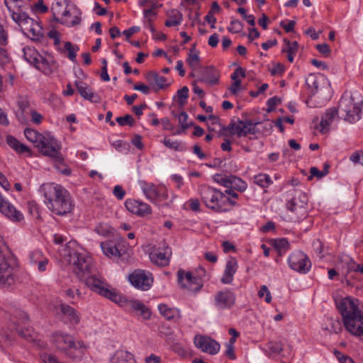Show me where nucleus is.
Listing matches in <instances>:
<instances>
[{
  "label": "nucleus",
  "instance_id": "1",
  "mask_svg": "<svg viewBox=\"0 0 363 363\" xmlns=\"http://www.w3.org/2000/svg\"><path fill=\"white\" fill-rule=\"evenodd\" d=\"M62 255L72 266L73 272L86 285L98 294L113 301L118 291L108 285L99 275L94 274L91 257L74 241L67 242L62 250Z\"/></svg>",
  "mask_w": 363,
  "mask_h": 363
},
{
  "label": "nucleus",
  "instance_id": "2",
  "mask_svg": "<svg viewBox=\"0 0 363 363\" xmlns=\"http://www.w3.org/2000/svg\"><path fill=\"white\" fill-rule=\"evenodd\" d=\"M40 191L48 208L54 213L63 216L72 210L71 196L62 185L50 182L41 185Z\"/></svg>",
  "mask_w": 363,
  "mask_h": 363
},
{
  "label": "nucleus",
  "instance_id": "3",
  "mask_svg": "<svg viewBox=\"0 0 363 363\" xmlns=\"http://www.w3.org/2000/svg\"><path fill=\"white\" fill-rule=\"evenodd\" d=\"M337 308L342 316L345 329L352 335L363 340V311L357 299L346 297L340 301Z\"/></svg>",
  "mask_w": 363,
  "mask_h": 363
},
{
  "label": "nucleus",
  "instance_id": "4",
  "mask_svg": "<svg viewBox=\"0 0 363 363\" xmlns=\"http://www.w3.org/2000/svg\"><path fill=\"white\" fill-rule=\"evenodd\" d=\"M362 106L363 98L359 92H345L339 101V118L355 123L361 118Z\"/></svg>",
  "mask_w": 363,
  "mask_h": 363
},
{
  "label": "nucleus",
  "instance_id": "5",
  "mask_svg": "<svg viewBox=\"0 0 363 363\" xmlns=\"http://www.w3.org/2000/svg\"><path fill=\"white\" fill-rule=\"evenodd\" d=\"M52 341L56 347L72 359L81 358L86 350L82 341L76 342L74 337L64 333L56 332L52 335Z\"/></svg>",
  "mask_w": 363,
  "mask_h": 363
},
{
  "label": "nucleus",
  "instance_id": "6",
  "mask_svg": "<svg viewBox=\"0 0 363 363\" xmlns=\"http://www.w3.org/2000/svg\"><path fill=\"white\" fill-rule=\"evenodd\" d=\"M15 23L18 25L23 34L32 40L39 41L43 38V29L40 23L30 18L26 13L23 14Z\"/></svg>",
  "mask_w": 363,
  "mask_h": 363
},
{
  "label": "nucleus",
  "instance_id": "7",
  "mask_svg": "<svg viewBox=\"0 0 363 363\" xmlns=\"http://www.w3.org/2000/svg\"><path fill=\"white\" fill-rule=\"evenodd\" d=\"M13 263L9 252L0 249V286H10L14 283Z\"/></svg>",
  "mask_w": 363,
  "mask_h": 363
},
{
  "label": "nucleus",
  "instance_id": "8",
  "mask_svg": "<svg viewBox=\"0 0 363 363\" xmlns=\"http://www.w3.org/2000/svg\"><path fill=\"white\" fill-rule=\"evenodd\" d=\"M113 302L117 303L121 307H123L129 312L135 313L141 315L144 319L147 320L151 316L150 310L145 306V304L138 300L130 299L125 296H122L118 292L115 295Z\"/></svg>",
  "mask_w": 363,
  "mask_h": 363
},
{
  "label": "nucleus",
  "instance_id": "9",
  "mask_svg": "<svg viewBox=\"0 0 363 363\" xmlns=\"http://www.w3.org/2000/svg\"><path fill=\"white\" fill-rule=\"evenodd\" d=\"M201 196L206 207L217 212L223 211L225 196L220 191L209 186H204L201 190Z\"/></svg>",
  "mask_w": 363,
  "mask_h": 363
},
{
  "label": "nucleus",
  "instance_id": "10",
  "mask_svg": "<svg viewBox=\"0 0 363 363\" xmlns=\"http://www.w3.org/2000/svg\"><path fill=\"white\" fill-rule=\"evenodd\" d=\"M177 280L182 289L190 292L196 293L203 286V281L201 278L194 276L191 272L182 269L177 272Z\"/></svg>",
  "mask_w": 363,
  "mask_h": 363
},
{
  "label": "nucleus",
  "instance_id": "11",
  "mask_svg": "<svg viewBox=\"0 0 363 363\" xmlns=\"http://www.w3.org/2000/svg\"><path fill=\"white\" fill-rule=\"evenodd\" d=\"M139 184L146 198L152 203L166 200L168 197L164 185H155L145 181H140Z\"/></svg>",
  "mask_w": 363,
  "mask_h": 363
},
{
  "label": "nucleus",
  "instance_id": "12",
  "mask_svg": "<svg viewBox=\"0 0 363 363\" xmlns=\"http://www.w3.org/2000/svg\"><path fill=\"white\" fill-rule=\"evenodd\" d=\"M38 150L45 157H57L61 150V144L50 133H45V137Z\"/></svg>",
  "mask_w": 363,
  "mask_h": 363
},
{
  "label": "nucleus",
  "instance_id": "13",
  "mask_svg": "<svg viewBox=\"0 0 363 363\" xmlns=\"http://www.w3.org/2000/svg\"><path fill=\"white\" fill-rule=\"evenodd\" d=\"M286 207L296 215V220L306 218L308 214V196L306 194L299 192L298 197H294L286 203Z\"/></svg>",
  "mask_w": 363,
  "mask_h": 363
},
{
  "label": "nucleus",
  "instance_id": "14",
  "mask_svg": "<svg viewBox=\"0 0 363 363\" xmlns=\"http://www.w3.org/2000/svg\"><path fill=\"white\" fill-rule=\"evenodd\" d=\"M288 263L291 269L302 274L307 273L311 267L308 256L301 251L291 254L288 258Z\"/></svg>",
  "mask_w": 363,
  "mask_h": 363
},
{
  "label": "nucleus",
  "instance_id": "15",
  "mask_svg": "<svg viewBox=\"0 0 363 363\" xmlns=\"http://www.w3.org/2000/svg\"><path fill=\"white\" fill-rule=\"evenodd\" d=\"M130 284L138 289L147 291L150 289L153 278L152 274L142 269H136L128 277Z\"/></svg>",
  "mask_w": 363,
  "mask_h": 363
},
{
  "label": "nucleus",
  "instance_id": "16",
  "mask_svg": "<svg viewBox=\"0 0 363 363\" xmlns=\"http://www.w3.org/2000/svg\"><path fill=\"white\" fill-rule=\"evenodd\" d=\"M213 179L228 189H233L241 192L247 189L246 182L235 176L216 174Z\"/></svg>",
  "mask_w": 363,
  "mask_h": 363
},
{
  "label": "nucleus",
  "instance_id": "17",
  "mask_svg": "<svg viewBox=\"0 0 363 363\" xmlns=\"http://www.w3.org/2000/svg\"><path fill=\"white\" fill-rule=\"evenodd\" d=\"M257 124L248 120H238L237 122L230 123L228 130L231 134L242 137L247 134H255L257 132Z\"/></svg>",
  "mask_w": 363,
  "mask_h": 363
},
{
  "label": "nucleus",
  "instance_id": "18",
  "mask_svg": "<svg viewBox=\"0 0 363 363\" xmlns=\"http://www.w3.org/2000/svg\"><path fill=\"white\" fill-rule=\"evenodd\" d=\"M69 8H70V11L69 9L67 10L69 13H65L64 16L57 19V22L68 27H73L79 25L82 20L81 11L73 3L69 4Z\"/></svg>",
  "mask_w": 363,
  "mask_h": 363
},
{
  "label": "nucleus",
  "instance_id": "19",
  "mask_svg": "<svg viewBox=\"0 0 363 363\" xmlns=\"http://www.w3.org/2000/svg\"><path fill=\"white\" fill-rule=\"evenodd\" d=\"M194 343L203 352L211 354H216L220 350L219 343L206 336H196Z\"/></svg>",
  "mask_w": 363,
  "mask_h": 363
},
{
  "label": "nucleus",
  "instance_id": "20",
  "mask_svg": "<svg viewBox=\"0 0 363 363\" xmlns=\"http://www.w3.org/2000/svg\"><path fill=\"white\" fill-rule=\"evenodd\" d=\"M306 84L310 89L311 94L315 95L323 91L327 84L326 79L323 74H310L306 79Z\"/></svg>",
  "mask_w": 363,
  "mask_h": 363
},
{
  "label": "nucleus",
  "instance_id": "21",
  "mask_svg": "<svg viewBox=\"0 0 363 363\" xmlns=\"http://www.w3.org/2000/svg\"><path fill=\"white\" fill-rule=\"evenodd\" d=\"M171 255L172 250L170 247L164 244L161 250L152 252L150 257L151 261L155 264L164 267L169 264Z\"/></svg>",
  "mask_w": 363,
  "mask_h": 363
},
{
  "label": "nucleus",
  "instance_id": "22",
  "mask_svg": "<svg viewBox=\"0 0 363 363\" xmlns=\"http://www.w3.org/2000/svg\"><path fill=\"white\" fill-rule=\"evenodd\" d=\"M34 67L46 75L51 74L57 69L56 62L50 55H40Z\"/></svg>",
  "mask_w": 363,
  "mask_h": 363
},
{
  "label": "nucleus",
  "instance_id": "23",
  "mask_svg": "<svg viewBox=\"0 0 363 363\" xmlns=\"http://www.w3.org/2000/svg\"><path fill=\"white\" fill-rule=\"evenodd\" d=\"M235 301V294L230 291H219L215 296V303L218 308L224 309L232 307Z\"/></svg>",
  "mask_w": 363,
  "mask_h": 363
},
{
  "label": "nucleus",
  "instance_id": "24",
  "mask_svg": "<svg viewBox=\"0 0 363 363\" xmlns=\"http://www.w3.org/2000/svg\"><path fill=\"white\" fill-rule=\"evenodd\" d=\"M339 117V113L336 108H331L326 111L322 116L319 124V130L321 133L325 134L330 130V125Z\"/></svg>",
  "mask_w": 363,
  "mask_h": 363
},
{
  "label": "nucleus",
  "instance_id": "25",
  "mask_svg": "<svg viewBox=\"0 0 363 363\" xmlns=\"http://www.w3.org/2000/svg\"><path fill=\"white\" fill-rule=\"evenodd\" d=\"M74 84L79 94L84 99L91 103H99L101 101L100 96L94 91L86 83L81 81H75Z\"/></svg>",
  "mask_w": 363,
  "mask_h": 363
},
{
  "label": "nucleus",
  "instance_id": "26",
  "mask_svg": "<svg viewBox=\"0 0 363 363\" xmlns=\"http://www.w3.org/2000/svg\"><path fill=\"white\" fill-rule=\"evenodd\" d=\"M72 2L69 0H54L52 3L50 11L52 13L53 19L57 22V19L64 16L65 13H69L67 9L70 10L69 8V4Z\"/></svg>",
  "mask_w": 363,
  "mask_h": 363
},
{
  "label": "nucleus",
  "instance_id": "27",
  "mask_svg": "<svg viewBox=\"0 0 363 363\" xmlns=\"http://www.w3.org/2000/svg\"><path fill=\"white\" fill-rule=\"evenodd\" d=\"M0 211L13 221L19 222L23 219L22 213L4 199L0 203Z\"/></svg>",
  "mask_w": 363,
  "mask_h": 363
},
{
  "label": "nucleus",
  "instance_id": "28",
  "mask_svg": "<svg viewBox=\"0 0 363 363\" xmlns=\"http://www.w3.org/2000/svg\"><path fill=\"white\" fill-rule=\"evenodd\" d=\"M60 311L65 322H68L72 325H77L80 322L79 314L70 306L65 304L60 305Z\"/></svg>",
  "mask_w": 363,
  "mask_h": 363
},
{
  "label": "nucleus",
  "instance_id": "29",
  "mask_svg": "<svg viewBox=\"0 0 363 363\" xmlns=\"http://www.w3.org/2000/svg\"><path fill=\"white\" fill-rule=\"evenodd\" d=\"M238 268L237 260L230 257L226 262L225 270L221 278V282L223 284H230L233 280L234 274Z\"/></svg>",
  "mask_w": 363,
  "mask_h": 363
},
{
  "label": "nucleus",
  "instance_id": "30",
  "mask_svg": "<svg viewBox=\"0 0 363 363\" xmlns=\"http://www.w3.org/2000/svg\"><path fill=\"white\" fill-rule=\"evenodd\" d=\"M241 77H245V71L241 67L236 68L234 72L231 74L230 78L234 81L233 84L228 88L229 91L233 94L237 95L241 91V80L238 78Z\"/></svg>",
  "mask_w": 363,
  "mask_h": 363
},
{
  "label": "nucleus",
  "instance_id": "31",
  "mask_svg": "<svg viewBox=\"0 0 363 363\" xmlns=\"http://www.w3.org/2000/svg\"><path fill=\"white\" fill-rule=\"evenodd\" d=\"M4 4L7 7L10 13L11 17L14 22H16L17 20H19L21 16L26 13L21 10V6L23 4L21 1L4 0Z\"/></svg>",
  "mask_w": 363,
  "mask_h": 363
},
{
  "label": "nucleus",
  "instance_id": "32",
  "mask_svg": "<svg viewBox=\"0 0 363 363\" xmlns=\"http://www.w3.org/2000/svg\"><path fill=\"white\" fill-rule=\"evenodd\" d=\"M110 363H137L133 354L118 350L110 358Z\"/></svg>",
  "mask_w": 363,
  "mask_h": 363
},
{
  "label": "nucleus",
  "instance_id": "33",
  "mask_svg": "<svg viewBox=\"0 0 363 363\" xmlns=\"http://www.w3.org/2000/svg\"><path fill=\"white\" fill-rule=\"evenodd\" d=\"M18 315L19 317L15 315L12 319L13 325L12 326L11 330H15L20 336L27 339L28 337H30V334L28 333L29 330L26 329L24 331L23 329L20 328L18 325L19 323H23L25 321H26L28 320V316L25 313L22 311H18Z\"/></svg>",
  "mask_w": 363,
  "mask_h": 363
},
{
  "label": "nucleus",
  "instance_id": "34",
  "mask_svg": "<svg viewBox=\"0 0 363 363\" xmlns=\"http://www.w3.org/2000/svg\"><path fill=\"white\" fill-rule=\"evenodd\" d=\"M218 79L219 74L217 71L213 68L207 67L199 77V81L206 83L209 86H213L218 82Z\"/></svg>",
  "mask_w": 363,
  "mask_h": 363
},
{
  "label": "nucleus",
  "instance_id": "35",
  "mask_svg": "<svg viewBox=\"0 0 363 363\" xmlns=\"http://www.w3.org/2000/svg\"><path fill=\"white\" fill-rule=\"evenodd\" d=\"M101 247L104 254L108 257H120L122 255L121 250L112 241L102 242Z\"/></svg>",
  "mask_w": 363,
  "mask_h": 363
},
{
  "label": "nucleus",
  "instance_id": "36",
  "mask_svg": "<svg viewBox=\"0 0 363 363\" xmlns=\"http://www.w3.org/2000/svg\"><path fill=\"white\" fill-rule=\"evenodd\" d=\"M160 314L167 320H177L180 318L179 310L170 308L167 304H160L158 306Z\"/></svg>",
  "mask_w": 363,
  "mask_h": 363
},
{
  "label": "nucleus",
  "instance_id": "37",
  "mask_svg": "<svg viewBox=\"0 0 363 363\" xmlns=\"http://www.w3.org/2000/svg\"><path fill=\"white\" fill-rule=\"evenodd\" d=\"M6 141L7 144L11 147L13 150H14L18 153H28L30 155V150L29 147L21 143L18 141L16 138L12 135H8L6 137Z\"/></svg>",
  "mask_w": 363,
  "mask_h": 363
},
{
  "label": "nucleus",
  "instance_id": "38",
  "mask_svg": "<svg viewBox=\"0 0 363 363\" xmlns=\"http://www.w3.org/2000/svg\"><path fill=\"white\" fill-rule=\"evenodd\" d=\"M168 18L165 21L167 27L177 26L183 21V15L177 9H172L167 13Z\"/></svg>",
  "mask_w": 363,
  "mask_h": 363
},
{
  "label": "nucleus",
  "instance_id": "39",
  "mask_svg": "<svg viewBox=\"0 0 363 363\" xmlns=\"http://www.w3.org/2000/svg\"><path fill=\"white\" fill-rule=\"evenodd\" d=\"M24 135L27 140L32 143L37 148L45 137V133H40L38 131L32 128H26Z\"/></svg>",
  "mask_w": 363,
  "mask_h": 363
},
{
  "label": "nucleus",
  "instance_id": "40",
  "mask_svg": "<svg viewBox=\"0 0 363 363\" xmlns=\"http://www.w3.org/2000/svg\"><path fill=\"white\" fill-rule=\"evenodd\" d=\"M146 78L150 83L157 86L158 89H164L168 86L167 79L156 72H149Z\"/></svg>",
  "mask_w": 363,
  "mask_h": 363
},
{
  "label": "nucleus",
  "instance_id": "41",
  "mask_svg": "<svg viewBox=\"0 0 363 363\" xmlns=\"http://www.w3.org/2000/svg\"><path fill=\"white\" fill-rule=\"evenodd\" d=\"M23 52L25 60L35 66L40 55L38 52L34 48L28 46L23 48Z\"/></svg>",
  "mask_w": 363,
  "mask_h": 363
},
{
  "label": "nucleus",
  "instance_id": "42",
  "mask_svg": "<svg viewBox=\"0 0 363 363\" xmlns=\"http://www.w3.org/2000/svg\"><path fill=\"white\" fill-rule=\"evenodd\" d=\"M79 48L77 45H73L69 41L64 43V48L62 49V52L67 53V57L73 62L77 61V54L79 51Z\"/></svg>",
  "mask_w": 363,
  "mask_h": 363
},
{
  "label": "nucleus",
  "instance_id": "43",
  "mask_svg": "<svg viewBox=\"0 0 363 363\" xmlns=\"http://www.w3.org/2000/svg\"><path fill=\"white\" fill-rule=\"evenodd\" d=\"M169 345L172 349L179 355L186 354V352L184 346L178 341L177 339H176L175 335H174V333L171 328H169Z\"/></svg>",
  "mask_w": 363,
  "mask_h": 363
},
{
  "label": "nucleus",
  "instance_id": "44",
  "mask_svg": "<svg viewBox=\"0 0 363 363\" xmlns=\"http://www.w3.org/2000/svg\"><path fill=\"white\" fill-rule=\"evenodd\" d=\"M186 62L192 69H196L199 67L200 57L199 52L195 48L190 50Z\"/></svg>",
  "mask_w": 363,
  "mask_h": 363
},
{
  "label": "nucleus",
  "instance_id": "45",
  "mask_svg": "<svg viewBox=\"0 0 363 363\" xmlns=\"http://www.w3.org/2000/svg\"><path fill=\"white\" fill-rule=\"evenodd\" d=\"M266 347V353L269 357L273 354H279L283 350L282 343L278 341H270L267 344Z\"/></svg>",
  "mask_w": 363,
  "mask_h": 363
},
{
  "label": "nucleus",
  "instance_id": "46",
  "mask_svg": "<svg viewBox=\"0 0 363 363\" xmlns=\"http://www.w3.org/2000/svg\"><path fill=\"white\" fill-rule=\"evenodd\" d=\"M273 246L279 255L284 254L289 249V244L286 239L281 238L273 241Z\"/></svg>",
  "mask_w": 363,
  "mask_h": 363
},
{
  "label": "nucleus",
  "instance_id": "47",
  "mask_svg": "<svg viewBox=\"0 0 363 363\" xmlns=\"http://www.w3.org/2000/svg\"><path fill=\"white\" fill-rule=\"evenodd\" d=\"M330 165L328 163L323 164V169L319 170L317 167H313L310 169L311 175L308 177V180H311L313 177L320 179L328 173V168Z\"/></svg>",
  "mask_w": 363,
  "mask_h": 363
},
{
  "label": "nucleus",
  "instance_id": "48",
  "mask_svg": "<svg viewBox=\"0 0 363 363\" xmlns=\"http://www.w3.org/2000/svg\"><path fill=\"white\" fill-rule=\"evenodd\" d=\"M254 182L257 185L260 186L262 188L267 187L271 183L272 181L269 175L265 174H259L256 175L254 177Z\"/></svg>",
  "mask_w": 363,
  "mask_h": 363
},
{
  "label": "nucleus",
  "instance_id": "49",
  "mask_svg": "<svg viewBox=\"0 0 363 363\" xmlns=\"http://www.w3.org/2000/svg\"><path fill=\"white\" fill-rule=\"evenodd\" d=\"M284 46L282 48V52L286 53L296 54L298 48V45L296 41L291 42L286 39H284Z\"/></svg>",
  "mask_w": 363,
  "mask_h": 363
},
{
  "label": "nucleus",
  "instance_id": "50",
  "mask_svg": "<svg viewBox=\"0 0 363 363\" xmlns=\"http://www.w3.org/2000/svg\"><path fill=\"white\" fill-rule=\"evenodd\" d=\"M64 160H54V167L64 175L68 176L71 174L70 168L63 162Z\"/></svg>",
  "mask_w": 363,
  "mask_h": 363
},
{
  "label": "nucleus",
  "instance_id": "51",
  "mask_svg": "<svg viewBox=\"0 0 363 363\" xmlns=\"http://www.w3.org/2000/svg\"><path fill=\"white\" fill-rule=\"evenodd\" d=\"M150 206L146 203L138 201V206H137L135 214L140 216H144L145 215L150 214Z\"/></svg>",
  "mask_w": 363,
  "mask_h": 363
},
{
  "label": "nucleus",
  "instance_id": "52",
  "mask_svg": "<svg viewBox=\"0 0 363 363\" xmlns=\"http://www.w3.org/2000/svg\"><path fill=\"white\" fill-rule=\"evenodd\" d=\"M116 122L121 125H129L133 126L135 123V120L130 115H125L124 116L117 117L116 119Z\"/></svg>",
  "mask_w": 363,
  "mask_h": 363
},
{
  "label": "nucleus",
  "instance_id": "53",
  "mask_svg": "<svg viewBox=\"0 0 363 363\" xmlns=\"http://www.w3.org/2000/svg\"><path fill=\"white\" fill-rule=\"evenodd\" d=\"M356 272L363 275V264H358L353 260L347 263V272Z\"/></svg>",
  "mask_w": 363,
  "mask_h": 363
},
{
  "label": "nucleus",
  "instance_id": "54",
  "mask_svg": "<svg viewBox=\"0 0 363 363\" xmlns=\"http://www.w3.org/2000/svg\"><path fill=\"white\" fill-rule=\"evenodd\" d=\"M243 25L239 20L235 19L230 21V26L228 27V30L233 33H239L242 31Z\"/></svg>",
  "mask_w": 363,
  "mask_h": 363
},
{
  "label": "nucleus",
  "instance_id": "55",
  "mask_svg": "<svg viewBox=\"0 0 363 363\" xmlns=\"http://www.w3.org/2000/svg\"><path fill=\"white\" fill-rule=\"evenodd\" d=\"M265 296V301L267 303H271L272 301V295H271V293L269 291V290L268 289L267 286H265V285H262L260 287V289L259 291H258V296L259 298H262Z\"/></svg>",
  "mask_w": 363,
  "mask_h": 363
},
{
  "label": "nucleus",
  "instance_id": "56",
  "mask_svg": "<svg viewBox=\"0 0 363 363\" xmlns=\"http://www.w3.org/2000/svg\"><path fill=\"white\" fill-rule=\"evenodd\" d=\"M28 208L30 213L35 218H40L39 206L35 201L28 203Z\"/></svg>",
  "mask_w": 363,
  "mask_h": 363
},
{
  "label": "nucleus",
  "instance_id": "57",
  "mask_svg": "<svg viewBox=\"0 0 363 363\" xmlns=\"http://www.w3.org/2000/svg\"><path fill=\"white\" fill-rule=\"evenodd\" d=\"M177 118L182 128V130H184L189 127V125L188 123V115L186 113L181 112L178 114Z\"/></svg>",
  "mask_w": 363,
  "mask_h": 363
},
{
  "label": "nucleus",
  "instance_id": "58",
  "mask_svg": "<svg viewBox=\"0 0 363 363\" xmlns=\"http://www.w3.org/2000/svg\"><path fill=\"white\" fill-rule=\"evenodd\" d=\"M125 206L128 211L135 214L137 206H138V201L134 199H128L125 203Z\"/></svg>",
  "mask_w": 363,
  "mask_h": 363
},
{
  "label": "nucleus",
  "instance_id": "59",
  "mask_svg": "<svg viewBox=\"0 0 363 363\" xmlns=\"http://www.w3.org/2000/svg\"><path fill=\"white\" fill-rule=\"evenodd\" d=\"M162 143L166 147L176 150H179L182 146L181 143H179L178 141H172L167 138H164Z\"/></svg>",
  "mask_w": 363,
  "mask_h": 363
},
{
  "label": "nucleus",
  "instance_id": "60",
  "mask_svg": "<svg viewBox=\"0 0 363 363\" xmlns=\"http://www.w3.org/2000/svg\"><path fill=\"white\" fill-rule=\"evenodd\" d=\"M223 162H225V160L218 161V167L219 168L223 169V170L227 172H235L237 171V167L236 166L233 167L231 165V162H229L228 166H227L226 162L223 163Z\"/></svg>",
  "mask_w": 363,
  "mask_h": 363
},
{
  "label": "nucleus",
  "instance_id": "61",
  "mask_svg": "<svg viewBox=\"0 0 363 363\" xmlns=\"http://www.w3.org/2000/svg\"><path fill=\"white\" fill-rule=\"evenodd\" d=\"M30 121L32 123L39 125L42 123L43 121V116L40 113L37 112L35 110L32 109L30 110Z\"/></svg>",
  "mask_w": 363,
  "mask_h": 363
},
{
  "label": "nucleus",
  "instance_id": "62",
  "mask_svg": "<svg viewBox=\"0 0 363 363\" xmlns=\"http://www.w3.org/2000/svg\"><path fill=\"white\" fill-rule=\"evenodd\" d=\"M296 22L294 21H282L280 22V26L282 27L286 33H289L294 30Z\"/></svg>",
  "mask_w": 363,
  "mask_h": 363
},
{
  "label": "nucleus",
  "instance_id": "63",
  "mask_svg": "<svg viewBox=\"0 0 363 363\" xmlns=\"http://www.w3.org/2000/svg\"><path fill=\"white\" fill-rule=\"evenodd\" d=\"M45 257L42 252L35 250L30 254V258L32 264H35Z\"/></svg>",
  "mask_w": 363,
  "mask_h": 363
},
{
  "label": "nucleus",
  "instance_id": "64",
  "mask_svg": "<svg viewBox=\"0 0 363 363\" xmlns=\"http://www.w3.org/2000/svg\"><path fill=\"white\" fill-rule=\"evenodd\" d=\"M41 359L44 363H61L55 356L47 353L41 354Z\"/></svg>",
  "mask_w": 363,
  "mask_h": 363
}]
</instances>
